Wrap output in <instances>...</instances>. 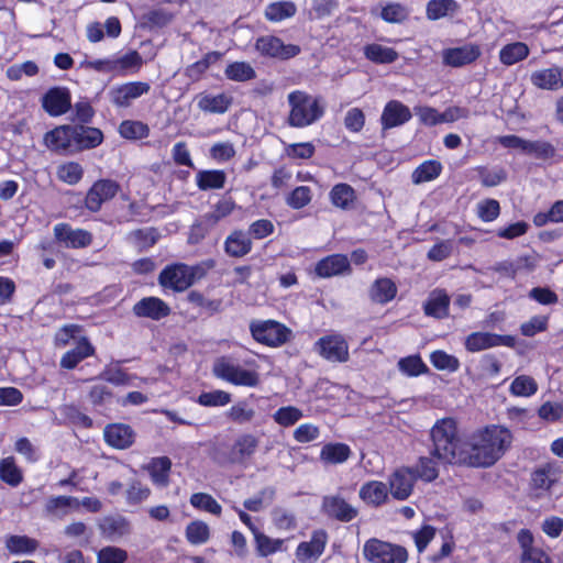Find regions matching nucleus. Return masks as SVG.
Returning <instances> with one entry per match:
<instances>
[{
  "instance_id": "obj_1",
  "label": "nucleus",
  "mask_w": 563,
  "mask_h": 563,
  "mask_svg": "<svg viewBox=\"0 0 563 563\" xmlns=\"http://www.w3.org/2000/svg\"><path fill=\"white\" fill-rule=\"evenodd\" d=\"M512 437L509 430L499 426L487 427L474 434L465 446V461L462 465L488 467L495 464L506 452Z\"/></svg>"
},
{
  "instance_id": "obj_2",
  "label": "nucleus",
  "mask_w": 563,
  "mask_h": 563,
  "mask_svg": "<svg viewBox=\"0 0 563 563\" xmlns=\"http://www.w3.org/2000/svg\"><path fill=\"white\" fill-rule=\"evenodd\" d=\"M432 445L430 454L439 464L462 465L465 461L464 442L459 435L456 421L452 418L438 420L430 431Z\"/></svg>"
},
{
  "instance_id": "obj_3",
  "label": "nucleus",
  "mask_w": 563,
  "mask_h": 563,
  "mask_svg": "<svg viewBox=\"0 0 563 563\" xmlns=\"http://www.w3.org/2000/svg\"><path fill=\"white\" fill-rule=\"evenodd\" d=\"M290 112L288 123L294 128L311 125L323 115L319 99L303 91L296 90L288 95Z\"/></svg>"
},
{
  "instance_id": "obj_4",
  "label": "nucleus",
  "mask_w": 563,
  "mask_h": 563,
  "mask_svg": "<svg viewBox=\"0 0 563 563\" xmlns=\"http://www.w3.org/2000/svg\"><path fill=\"white\" fill-rule=\"evenodd\" d=\"M250 332L253 339L271 347L282 346L291 338V330L285 324L275 320H252Z\"/></svg>"
},
{
  "instance_id": "obj_5",
  "label": "nucleus",
  "mask_w": 563,
  "mask_h": 563,
  "mask_svg": "<svg viewBox=\"0 0 563 563\" xmlns=\"http://www.w3.org/2000/svg\"><path fill=\"white\" fill-rule=\"evenodd\" d=\"M212 372L216 377L235 386L256 387L260 384L256 371L245 369L225 357L214 362Z\"/></svg>"
},
{
  "instance_id": "obj_6",
  "label": "nucleus",
  "mask_w": 563,
  "mask_h": 563,
  "mask_svg": "<svg viewBox=\"0 0 563 563\" xmlns=\"http://www.w3.org/2000/svg\"><path fill=\"white\" fill-rule=\"evenodd\" d=\"M314 351L332 363H344L349 360V344L344 336L339 333L321 336L314 343Z\"/></svg>"
},
{
  "instance_id": "obj_7",
  "label": "nucleus",
  "mask_w": 563,
  "mask_h": 563,
  "mask_svg": "<svg viewBox=\"0 0 563 563\" xmlns=\"http://www.w3.org/2000/svg\"><path fill=\"white\" fill-rule=\"evenodd\" d=\"M195 282V269L186 264H173L165 267L159 276L158 283L164 288L175 291H184Z\"/></svg>"
},
{
  "instance_id": "obj_8",
  "label": "nucleus",
  "mask_w": 563,
  "mask_h": 563,
  "mask_svg": "<svg viewBox=\"0 0 563 563\" xmlns=\"http://www.w3.org/2000/svg\"><path fill=\"white\" fill-rule=\"evenodd\" d=\"M254 46L262 56L282 60L292 58L301 51L298 45L285 44L279 37L274 35L260 36Z\"/></svg>"
},
{
  "instance_id": "obj_9",
  "label": "nucleus",
  "mask_w": 563,
  "mask_h": 563,
  "mask_svg": "<svg viewBox=\"0 0 563 563\" xmlns=\"http://www.w3.org/2000/svg\"><path fill=\"white\" fill-rule=\"evenodd\" d=\"M151 86L145 81H130L114 86L109 91L112 104L118 108H129L132 102L143 95L148 93Z\"/></svg>"
},
{
  "instance_id": "obj_10",
  "label": "nucleus",
  "mask_w": 563,
  "mask_h": 563,
  "mask_svg": "<svg viewBox=\"0 0 563 563\" xmlns=\"http://www.w3.org/2000/svg\"><path fill=\"white\" fill-rule=\"evenodd\" d=\"M328 533L323 529L314 530L310 541L301 542L296 549V558L300 563H313L324 552Z\"/></svg>"
},
{
  "instance_id": "obj_11",
  "label": "nucleus",
  "mask_w": 563,
  "mask_h": 563,
  "mask_svg": "<svg viewBox=\"0 0 563 563\" xmlns=\"http://www.w3.org/2000/svg\"><path fill=\"white\" fill-rule=\"evenodd\" d=\"M53 231L55 239L69 249H84L92 242V234L89 231L74 229L68 223H57Z\"/></svg>"
},
{
  "instance_id": "obj_12",
  "label": "nucleus",
  "mask_w": 563,
  "mask_h": 563,
  "mask_svg": "<svg viewBox=\"0 0 563 563\" xmlns=\"http://www.w3.org/2000/svg\"><path fill=\"white\" fill-rule=\"evenodd\" d=\"M42 107L51 117H59L71 108L70 92L65 87H53L42 97Z\"/></svg>"
},
{
  "instance_id": "obj_13",
  "label": "nucleus",
  "mask_w": 563,
  "mask_h": 563,
  "mask_svg": "<svg viewBox=\"0 0 563 563\" xmlns=\"http://www.w3.org/2000/svg\"><path fill=\"white\" fill-rule=\"evenodd\" d=\"M119 188V184L111 179L96 181L87 192L86 207L92 212L100 210L103 202L118 194Z\"/></svg>"
},
{
  "instance_id": "obj_14",
  "label": "nucleus",
  "mask_w": 563,
  "mask_h": 563,
  "mask_svg": "<svg viewBox=\"0 0 563 563\" xmlns=\"http://www.w3.org/2000/svg\"><path fill=\"white\" fill-rule=\"evenodd\" d=\"M322 510L328 517L341 522H350L358 515L357 508L349 504L340 495L323 497Z\"/></svg>"
},
{
  "instance_id": "obj_15",
  "label": "nucleus",
  "mask_w": 563,
  "mask_h": 563,
  "mask_svg": "<svg viewBox=\"0 0 563 563\" xmlns=\"http://www.w3.org/2000/svg\"><path fill=\"white\" fill-rule=\"evenodd\" d=\"M194 101L197 108L210 114H224L233 103V97L229 93L200 92L195 96Z\"/></svg>"
},
{
  "instance_id": "obj_16",
  "label": "nucleus",
  "mask_w": 563,
  "mask_h": 563,
  "mask_svg": "<svg viewBox=\"0 0 563 563\" xmlns=\"http://www.w3.org/2000/svg\"><path fill=\"white\" fill-rule=\"evenodd\" d=\"M260 440L252 433L240 434L230 450V462L243 464L250 460L258 448Z\"/></svg>"
},
{
  "instance_id": "obj_17",
  "label": "nucleus",
  "mask_w": 563,
  "mask_h": 563,
  "mask_svg": "<svg viewBox=\"0 0 563 563\" xmlns=\"http://www.w3.org/2000/svg\"><path fill=\"white\" fill-rule=\"evenodd\" d=\"M481 56V48L476 44L448 48L443 52L444 64L452 67H462L475 62Z\"/></svg>"
},
{
  "instance_id": "obj_18",
  "label": "nucleus",
  "mask_w": 563,
  "mask_h": 563,
  "mask_svg": "<svg viewBox=\"0 0 563 563\" xmlns=\"http://www.w3.org/2000/svg\"><path fill=\"white\" fill-rule=\"evenodd\" d=\"M71 125H59L44 134L45 146L53 152L74 151Z\"/></svg>"
},
{
  "instance_id": "obj_19",
  "label": "nucleus",
  "mask_w": 563,
  "mask_h": 563,
  "mask_svg": "<svg viewBox=\"0 0 563 563\" xmlns=\"http://www.w3.org/2000/svg\"><path fill=\"white\" fill-rule=\"evenodd\" d=\"M74 151L95 148L103 141L102 132L92 126L71 125Z\"/></svg>"
},
{
  "instance_id": "obj_20",
  "label": "nucleus",
  "mask_w": 563,
  "mask_h": 563,
  "mask_svg": "<svg viewBox=\"0 0 563 563\" xmlns=\"http://www.w3.org/2000/svg\"><path fill=\"white\" fill-rule=\"evenodd\" d=\"M133 312L141 318L159 320L170 313V308L157 297H145L133 306Z\"/></svg>"
},
{
  "instance_id": "obj_21",
  "label": "nucleus",
  "mask_w": 563,
  "mask_h": 563,
  "mask_svg": "<svg viewBox=\"0 0 563 563\" xmlns=\"http://www.w3.org/2000/svg\"><path fill=\"white\" fill-rule=\"evenodd\" d=\"M351 265L346 255L333 254L320 260L316 265V274L323 278L350 273Z\"/></svg>"
},
{
  "instance_id": "obj_22",
  "label": "nucleus",
  "mask_w": 563,
  "mask_h": 563,
  "mask_svg": "<svg viewBox=\"0 0 563 563\" xmlns=\"http://www.w3.org/2000/svg\"><path fill=\"white\" fill-rule=\"evenodd\" d=\"M416 478L415 471L411 468L404 467L395 471L393 478L389 481V493L399 500L408 498Z\"/></svg>"
},
{
  "instance_id": "obj_23",
  "label": "nucleus",
  "mask_w": 563,
  "mask_h": 563,
  "mask_svg": "<svg viewBox=\"0 0 563 563\" xmlns=\"http://www.w3.org/2000/svg\"><path fill=\"white\" fill-rule=\"evenodd\" d=\"M531 84L543 90H559L563 87V68L553 66L551 68L536 70L530 77Z\"/></svg>"
},
{
  "instance_id": "obj_24",
  "label": "nucleus",
  "mask_w": 563,
  "mask_h": 563,
  "mask_svg": "<svg viewBox=\"0 0 563 563\" xmlns=\"http://www.w3.org/2000/svg\"><path fill=\"white\" fill-rule=\"evenodd\" d=\"M252 245V240L246 232L234 230L224 241V252L230 257L240 258L251 252Z\"/></svg>"
},
{
  "instance_id": "obj_25",
  "label": "nucleus",
  "mask_w": 563,
  "mask_h": 563,
  "mask_svg": "<svg viewBox=\"0 0 563 563\" xmlns=\"http://www.w3.org/2000/svg\"><path fill=\"white\" fill-rule=\"evenodd\" d=\"M144 468L148 472L152 483L165 488L169 485L172 461L167 456L153 457Z\"/></svg>"
},
{
  "instance_id": "obj_26",
  "label": "nucleus",
  "mask_w": 563,
  "mask_h": 563,
  "mask_svg": "<svg viewBox=\"0 0 563 563\" xmlns=\"http://www.w3.org/2000/svg\"><path fill=\"white\" fill-rule=\"evenodd\" d=\"M103 434L107 443L115 449H126L134 441L133 430L122 423L107 426Z\"/></svg>"
},
{
  "instance_id": "obj_27",
  "label": "nucleus",
  "mask_w": 563,
  "mask_h": 563,
  "mask_svg": "<svg viewBox=\"0 0 563 563\" xmlns=\"http://www.w3.org/2000/svg\"><path fill=\"white\" fill-rule=\"evenodd\" d=\"M95 354V347L91 345L87 338H80L77 345L67 351L60 358V366L63 368L73 369L82 360Z\"/></svg>"
},
{
  "instance_id": "obj_28",
  "label": "nucleus",
  "mask_w": 563,
  "mask_h": 563,
  "mask_svg": "<svg viewBox=\"0 0 563 563\" xmlns=\"http://www.w3.org/2000/svg\"><path fill=\"white\" fill-rule=\"evenodd\" d=\"M450 298L445 291L433 290L423 305L424 313L437 319L445 318L449 313Z\"/></svg>"
},
{
  "instance_id": "obj_29",
  "label": "nucleus",
  "mask_w": 563,
  "mask_h": 563,
  "mask_svg": "<svg viewBox=\"0 0 563 563\" xmlns=\"http://www.w3.org/2000/svg\"><path fill=\"white\" fill-rule=\"evenodd\" d=\"M561 477V471L553 464H545L532 473V486L542 492L549 490Z\"/></svg>"
},
{
  "instance_id": "obj_30",
  "label": "nucleus",
  "mask_w": 563,
  "mask_h": 563,
  "mask_svg": "<svg viewBox=\"0 0 563 563\" xmlns=\"http://www.w3.org/2000/svg\"><path fill=\"white\" fill-rule=\"evenodd\" d=\"M499 334L489 332H473L465 339V349L468 352H479L499 345Z\"/></svg>"
},
{
  "instance_id": "obj_31",
  "label": "nucleus",
  "mask_w": 563,
  "mask_h": 563,
  "mask_svg": "<svg viewBox=\"0 0 563 563\" xmlns=\"http://www.w3.org/2000/svg\"><path fill=\"white\" fill-rule=\"evenodd\" d=\"M460 10V4L455 0H430L427 3V18L431 21L440 20L445 16H453Z\"/></svg>"
},
{
  "instance_id": "obj_32",
  "label": "nucleus",
  "mask_w": 563,
  "mask_h": 563,
  "mask_svg": "<svg viewBox=\"0 0 563 563\" xmlns=\"http://www.w3.org/2000/svg\"><path fill=\"white\" fill-rule=\"evenodd\" d=\"M37 548L38 541L27 536L11 534L5 538V549L11 554H32Z\"/></svg>"
},
{
  "instance_id": "obj_33",
  "label": "nucleus",
  "mask_w": 563,
  "mask_h": 563,
  "mask_svg": "<svg viewBox=\"0 0 563 563\" xmlns=\"http://www.w3.org/2000/svg\"><path fill=\"white\" fill-rule=\"evenodd\" d=\"M227 175L223 170H200L196 175V183L200 190L221 189L224 187Z\"/></svg>"
},
{
  "instance_id": "obj_34",
  "label": "nucleus",
  "mask_w": 563,
  "mask_h": 563,
  "mask_svg": "<svg viewBox=\"0 0 563 563\" xmlns=\"http://www.w3.org/2000/svg\"><path fill=\"white\" fill-rule=\"evenodd\" d=\"M79 500L71 496H56L47 499L45 510L49 515L63 517L69 509H78Z\"/></svg>"
},
{
  "instance_id": "obj_35",
  "label": "nucleus",
  "mask_w": 563,
  "mask_h": 563,
  "mask_svg": "<svg viewBox=\"0 0 563 563\" xmlns=\"http://www.w3.org/2000/svg\"><path fill=\"white\" fill-rule=\"evenodd\" d=\"M360 497L367 504L380 505L387 499V486L382 482H369L360 489Z\"/></svg>"
},
{
  "instance_id": "obj_36",
  "label": "nucleus",
  "mask_w": 563,
  "mask_h": 563,
  "mask_svg": "<svg viewBox=\"0 0 563 563\" xmlns=\"http://www.w3.org/2000/svg\"><path fill=\"white\" fill-rule=\"evenodd\" d=\"M351 454V450L343 443L325 444L320 452V459L328 464H340L345 462Z\"/></svg>"
},
{
  "instance_id": "obj_37",
  "label": "nucleus",
  "mask_w": 563,
  "mask_h": 563,
  "mask_svg": "<svg viewBox=\"0 0 563 563\" xmlns=\"http://www.w3.org/2000/svg\"><path fill=\"white\" fill-rule=\"evenodd\" d=\"M529 55V47L522 42H515L505 45L499 52V59L504 65L510 66Z\"/></svg>"
},
{
  "instance_id": "obj_38",
  "label": "nucleus",
  "mask_w": 563,
  "mask_h": 563,
  "mask_svg": "<svg viewBox=\"0 0 563 563\" xmlns=\"http://www.w3.org/2000/svg\"><path fill=\"white\" fill-rule=\"evenodd\" d=\"M0 479L12 487H16L22 483L23 474L15 464L13 456H8L0 461Z\"/></svg>"
},
{
  "instance_id": "obj_39",
  "label": "nucleus",
  "mask_w": 563,
  "mask_h": 563,
  "mask_svg": "<svg viewBox=\"0 0 563 563\" xmlns=\"http://www.w3.org/2000/svg\"><path fill=\"white\" fill-rule=\"evenodd\" d=\"M224 75L232 81L244 82L254 79L256 71L246 62H233L225 67Z\"/></svg>"
},
{
  "instance_id": "obj_40",
  "label": "nucleus",
  "mask_w": 563,
  "mask_h": 563,
  "mask_svg": "<svg viewBox=\"0 0 563 563\" xmlns=\"http://www.w3.org/2000/svg\"><path fill=\"white\" fill-rule=\"evenodd\" d=\"M254 540L257 554L262 558L283 551L285 542L283 539H273L261 531H255Z\"/></svg>"
},
{
  "instance_id": "obj_41",
  "label": "nucleus",
  "mask_w": 563,
  "mask_h": 563,
  "mask_svg": "<svg viewBox=\"0 0 563 563\" xmlns=\"http://www.w3.org/2000/svg\"><path fill=\"white\" fill-rule=\"evenodd\" d=\"M119 133L123 139L137 141L150 135V128L142 121L124 120L119 125Z\"/></svg>"
},
{
  "instance_id": "obj_42",
  "label": "nucleus",
  "mask_w": 563,
  "mask_h": 563,
  "mask_svg": "<svg viewBox=\"0 0 563 563\" xmlns=\"http://www.w3.org/2000/svg\"><path fill=\"white\" fill-rule=\"evenodd\" d=\"M442 170L440 162L430 159L420 164L412 173L411 178L413 184H422L435 179Z\"/></svg>"
},
{
  "instance_id": "obj_43",
  "label": "nucleus",
  "mask_w": 563,
  "mask_h": 563,
  "mask_svg": "<svg viewBox=\"0 0 563 563\" xmlns=\"http://www.w3.org/2000/svg\"><path fill=\"white\" fill-rule=\"evenodd\" d=\"M100 528L111 539L123 537L130 532V523L123 517H107L102 520Z\"/></svg>"
},
{
  "instance_id": "obj_44",
  "label": "nucleus",
  "mask_w": 563,
  "mask_h": 563,
  "mask_svg": "<svg viewBox=\"0 0 563 563\" xmlns=\"http://www.w3.org/2000/svg\"><path fill=\"white\" fill-rule=\"evenodd\" d=\"M296 5L291 1L271 3L265 9V18L272 22H280L296 13Z\"/></svg>"
},
{
  "instance_id": "obj_45",
  "label": "nucleus",
  "mask_w": 563,
  "mask_h": 563,
  "mask_svg": "<svg viewBox=\"0 0 563 563\" xmlns=\"http://www.w3.org/2000/svg\"><path fill=\"white\" fill-rule=\"evenodd\" d=\"M331 202L341 209H349L355 199L354 189L347 184H338L330 191Z\"/></svg>"
},
{
  "instance_id": "obj_46",
  "label": "nucleus",
  "mask_w": 563,
  "mask_h": 563,
  "mask_svg": "<svg viewBox=\"0 0 563 563\" xmlns=\"http://www.w3.org/2000/svg\"><path fill=\"white\" fill-rule=\"evenodd\" d=\"M115 74L125 75L129 71H136L141 68L143 59L136 51H131L122 56H113Z\"/></svg>"
},
{
  "instance_id": "obj_47",
  "label": "nucleus",
  "mask_w": 563,
  "mask_h": 563,
  "mask_svg": "<svg viewBox=\"0 0 563 563\" xmlns=\"http://www.w3.org/2000/svg\"><path fill=\"white\" fill-rule=\"evenodd\" d=\"M363 553L371 563H386L387 543L377 539H371L365 543Z\"/></svg>"
},
{
  "instance_id": "obj_48",
  "label": "nucleus",
  "mask_w": 563,
  "mask_h": 563,
  "mask_svg": "<svg viewBox=\"0 0 563 563\" xmlns=\"http://www.w3.org/2000/svg\"><path fill=\"white\" fill-rule=\"evenodd\" d=\"M303 417L302 411L294 406L280 407L273 415L274 421L282 427H291Z\"/></svg>"
},
{
  "instance_id": "obj_49",
  "label": "nucleus",
  "mask_w": 563,
  "mask_h": 563,
  "mask_svg": "<svg viewBox=\"0 0 563 563\" xmlns=\"http://www.w3.org/2000/svg\"><path fill=\"white\" fill-rule=\"evenodd\" d=\"M209 527L203 521H192L186 528V538L191 544H203L209 540Z\"/></svg>"
},
{
  "instance_id": "obj_50",
  "label": "nucleus",
  "mask_w": 563,
  "mask_h": 563,
  "mask_svg": "<svg viewBox=\"0 0 563 563\" xmlns=\"http://www.w3.org/2000/svg\"><path fill=\"white\" fill-rule=\"evenodd\" d=\"M538 390L537 382L527 375L516 377L510 385V393L515 396L529 397Z\"/></svg>"
},
{
  "instance_id": "obj_51",
  "label": "nucleus",
  "mask_w": 563,
  "mask_h": 563,
  "mask_svg": "<svg viewBox=\"0 0 563 563\" xmlns=\"http://www.w3.org/2000/svg\"><path fill=\"white\" fill-rule=\"evenodd\" d=\"M82 175L84 169L81 165L76 162L63 164L57 169L58 179L68 185H76L79 183L82 178Z\"/></svg>"
},
{
  "instance_id": "obj_52",
  "label": "nucleus",
  "mask_w": 563,
  "mask_h": 563,
  "mask_svg": "<svg viewBox=\"0 0 563 563\" xmlns=\"http://www.w3.org/2000/svg\"><path fill=\"white\" fill-rule=\"evenodd\" d=\"M274 498L275 489L273 487H265L256 496L245 499L243 506L250 511L257 512L261 511L265 505L272 504Z\"/></svg>"
},
{
  "instance_id": "obj_53",
  "label": "nucleus",
  "mask_w": 563,
  "mask_h": 563,
  "mask_svg": "<svg viewBox=\"0 0 563 563\" xmlns=\"http://www.w3.org/2000/svg\"><path fill=\"white\" fill-rule=\"evenodd\" d=\"M431 364L439 371L455 372L460 367V361L444 351H434L430 355Z\"/></svg>"
},
{
  "instance_id": "obj_54",
  "label": "nucleus",
  "mask_w": 563,
  "mask_h": 563,
  "mask_svg": "<svg viewBox=\"0 0 563 563\" xmlns=\"http://www.w3.org/2000/svg\"><path fill=\"white\" fill-rule=\"evenodd\" d=\"M255 415L254 408L249 406L245 401L233 405L227 412L228 418L239 424L251 422Z\"/></svg>"
},
{
  "instance_id": "obj_55",
  "label": "nucleus",
  "mask_w": 563,
  "mask_h": 563,
  "mask_svg": "<svg viewBox=\"0 0 563 563\" xmlns=\"http://www.w3.org/2000/svg\"><path fill=\"white\" fill-rule=\"evenodd\" d=\"M190 504L192 507L202 509L212 515L219 516L221 514V505L209 494L196 493L190 497Z\"/></svg>"
},
{
  "instance_id": "obj_56",
  "label": "nucleus",
  "mask_w": 563,
  "mask_h": 563,
  "mask_svg": "<svg viewBox=\"0 0 563 563\" xmlns=\"http://www.w3.org/2000/svg\"><path fill=\"white\" fill-rule=\"evenodd\" d=\"M525 153L539 159H549L555 155V147L547 141H527Z\"/></svg>"
},
{
  "instance_id": "obj_57",
  "label": "nucleus",
  "mask_w": 563,
  "mask_h": 563,
  "mask_svg": "<svg viewBox=\"0 0 563 563\" xmlns=\"http://www.w3.org/2000/svg\"><path fill=\"white\" fill-rule=\"evenodd\" d=\"M438 463L439 462L437 461V459L433 457L431 454L429 457L428 456L420 457L419 464L417 466V471L415 472L416 476L420 477L421 479H423L426 482L434 481L439 475V472L437 468Z\"/></svg>"
},
{
  "instance_id": "obj_58",
  "label": "nucleus",
  "mask_w": 563,
  "mask_h": 563,
  "mask_svg": "<svg viewBox=\"0 0 563 563\" xmlns=\"http://www.w3.org/2000/svg\"><path fill=\"white\" fill-rule=\"evenodd\" d=\"M197 401L205 407H223L231 401V394L224 390L202 393Z\"/></svg>"
},
{
  "instance_id": "obj_59",
  "label": "nucleus",
  "mask_w": 563,
  "mask_h": 563,
  "mask_svg": "<svg viewBox=\"0 0 563 563\" xmlns=\"http://www.w3.org/2000/svg\"><path fill=\"white\" fill-rule=\"evenodd\" d=\"M272 519L278 530L291 531L297 527L295 515L284 508H275L272 511Z\"/></svg>"
},
{
  "instance_id": "obj_60",
  "label": "nucleus",
  "mask_w": 563,
  "mask_h": 563,
  "mask_svg": "<svg viewBox=\"0 0 563 563\" xmlns=\"http://www.w3.org/2000/svg\"><path fill=\"white\" fill-rule=\"evenodd\" d=\"M311 199V189L308 186H299L289 194L286 201L292 209H301L309 205Z\"/></svg>"
},
{
  "instance_id": "obj_61",
  "label": "nucleus",
  "mask_w": 563,
  "mask_h": 563,
  "mask_svg": "<svg viewBox=\"0 0 563 563\" xmlns=\"http://www.w3.org/2000/svg\"><path fill=\"white\" fill-rule=\"evenodd\" d=\"M411 118L408 107L399 101H389V128L406 123Z\"/></svg>"
},
{
  "instance_id": "obj_62",
  "label": "nucleus",
  "mask_w": 563,
  "mask_h": 563,
  "mask_svg": "<svg viewBox=\"0 0 563 563\" xmlns=\"http://www.w3.org/2000/svg\"><path fill=\"white\" fill-rule=\"evenodd\" d=\"M126 560V551L112 545L102 548L97 554L98 563H124Z\"/></svg>"
},
{
  "instance_id": "obj_63",
  "label": "nucleus",
  "mask_w": 563,
  "mask_h": 563,
  "mask_svg": "<svg viewBox=\"0 0 563 563\" xmlns=\"http://www.w3.org/2000/svg\"><path fill=\"white\" fill-rule=\"evenodd\" d=\"M478 173L481 181L485 187H495L507 178V173L501 167H495L493 169L481 168Z\"/></svg>"
},
{
  "instance_id": "obj_64",
  "label": "nucleus",
  "mask_w": 563,
  "mask_h": 563,
  "mask_svg": "<svg viewBox=\"0 0 563 563\" xmlns=\"http://www.w3.org/2000/svg\"><path fill=\"white\" fill-rule=\"evenodd\" d=\"M151 494V489L139 481H133L126 489V501L135 505L146 500Z\"/></svg>"
}]
</instances>
